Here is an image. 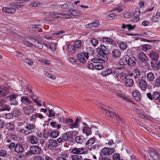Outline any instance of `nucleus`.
Masks as SVG:
<instances>
[{"mask_svg":"<svg viewBox=\"0 0 160 160\" xmlns=\"http://www.w3.org/2000/svg\"><path fill=\"white\" fill-rule=\"evenodd\" d=\"M97 52L98 53V56L102 61L105 62L108 60L107 55L108 53V49L104 45H101L100 47L97 49Z\"/></svg>","mask_w":160,"mask_h":160,"instance_id":"obj_1","label":"nucleus"},{"mask_svg":"<svg viewBox=\"0 0 160 160\" xmlns=\"http://www.w3.org/2000/svg\"><path fill=\"white\" fill-rule=\"evenodd\" d=\"M108 110H106L102 107L100 108V109L102 111L103 113L106 114L108 116L114 118L117 121L120 120L122 122H123L122 120L115 112L112 111V109L111 108L108 107Z\"/></svg>","mask_w":160,"mask_h":160,"instance_id":"obj_2","label":"nucleus"},{"mask_svg":"<svg viewBox=\"0 0 160 160\" xmlns=\"http://www.w3.org/2000/svg\"><path fill=\"white\" fill-rule=\"evenodd\" d=\"M41 149L38 146H32L30 147L29 150L26 152V155L30 156L33 155L39 154L41 152Z\"/></svg>","mask_w":160,"mask_h":160,"instance_id":"obj_3","label":"nucleus"},{"mask_svg":"<svg viewBox=\"0 0 160 160\" xmlns=\"http://www.w3.org/2000/svg\"><path fill=\"white\" fill-rule=\"evenodd\" d=\"M23 125H25L24 128L29 132V134L31 133L34 130L36 127L34 123H30L27 122H25L24 124H22L20 123L19 124V126Z\"/></svg>","mask_w":160,"mask_h":160,"instance_id":"obj_4","label":"nucleus"},{"mask_svg":"<svg viewBox=\"0 0 160 160\" xmlns=\"http://www.w3.org/2000/svg\"><path fill=\"white\" fill-rule=\"evenodd\" d=\"M114 149L113 148L105 147L101 151L100 155L106 156L110 155L114 152Z\"/></svg>","mask_w":160,"mask_h":160,"instance_id":"obj_5","label":"nucleus"},{"mask_svg":"<svg viewBox=\"0 0 160 160\" xmlns=\"http://www.w3.org/2000/svg\"><path fill=\"white\" fill-rule=\"evenodd\" d=\"M50 15L52 18H70L71 16L67 14H64L63 13L60 12H52L50 13Z\"/></svg>","mask_w":160,"mask_h":160,"instance_id":"obj_6","label":"nucleus"},{"mask_svg":"<svg viewBox=\"0 0 160 160\" xmlns=\"http://www.w3.org/2000/svg\"><path fill=\"white\" fill-rule=\"evenodd\" d=\"M11 109L10 106L6 104V101L3 99L0 100V112L9 111Z\"/></svg>","mask_w":160,"mask_h":160,"instance_id":"obj_7","label":"nucleus"},{"mask_svg":"<svg viewBox=\"0 0 160 160\" xmlns=\"http://www.w3.org/2000/svg\"><path fill=\"white\" fill-rule=\"evenodd\" d=\"M148 153L151 158L153 160H159L158 155V151L157 152L155 149L152 148H149Z\"/></svg>","mask_w":160,"mask_h":160,"instance_id":"obj_8","label":"nucleus"},{"mask_svg":"<svg viewBox=\"0 0 160 160\" xmlns=\"http://www.w3.org/2000/svg\"><path fill=\"white\" fill-rule=\"evenodd\" d=\"M25 42L24 44L28 47L36 46L35 43L37 40L30 37H27L25 39Z\"/></svg>","mask_w":160,"mask_h":160,"instance_id":"obj_9","label":"nucleus"},{"mask_svg":"<svg viewBox=\"0 0 160 160\" xmlns=\"http://www.w3.org/2000/svg\"><path fill=\"white\" fill-rule=\"evenodd\" d=\"M72 152L73 154L76 155H81L85 153V149L83 148H74L72 149Z\"/></svg>","mask_w":160,"mask_h":160,"instance_id":"obj_10","label":"nucleus"},{"mask_svg":"<svg viewBox=\"0 0 160 160\" xmlns=\"http://www.w3.org/2000/svg\"><path fill=\"white\" fill-rule=\"evenodd\" d=\"M78 58L80 62L82 63L86 62V59L88 58V56H87L84 52L81 53L78 55Z\"/></svg>","mask_w":160,"mask_h":160,"instance_id":"obj_11","label":"nucleus"},{"mask_svg":"<svg viewBox=\"0 0 160 160\" xmlns=\"http://www.w3.org/2000/svg\"><path fill=\"white\" fill-rule=\"evenodd\" d=\"M9 89L8 88L3 86L1 87L0 89V95L1 96H6L9 92Z\"/></svg>","mask_w":160,"mask_h":160,"instance_id":"obj_12","label":"nucleus"},{"mask_svg":"<svg viewBox=\"0 0 160 160\" xmlns=\"http://www.w3.org/2000/svg\"><path fill=\"white\" fill-rule=\"evenodd\" d=\"M75 141L78 144H83L86 142V139L85 137L82 136H78L76 137Z\"/></svg>","mask_w":160,"mask_h":160,"instance_id":"obj_13","label":"nucleus"},{"mask_svg":"<svg viewBox=\"0 0 160 160\" xmlns=\"http://www.w3.org/2000/svg\"><path fill=\"white\" fill-rule=\"evenodd\" d=\"M138 59L140 61L146 63L148 61V58L142 52H141L138 55Z\"/></svg>","mask_w":160,"mask_h":160,"instance_id":"obj_14","label":"nucleus"},{"mask_svg":"<svg viewBox=\"0 0 160 160\" xmlns=\"http://www.w3.org/2000/svg\"><path fill=\"white\" fill-rule=\"evenodd\" d=\"M111 55L113 58H118L120 57L121 52L119 50L115 49L112 51Z\"/></svg>","mask_w":160,"mask_h":160,"instance_id":"obj_15","label":"nucleus"},{"mask_svg":"<svg viewBox=\"0 0 160 160\" xmlns=\"http://www.w3.org/2000/svg\"><path fill=\"white\" fill-rule=\"evenodd\" d=\"M132 96L137 101H140L141 100L142 96L138 90H135L133 92Z\"/></svg>","mask_w":160,"mask_h":160,"instance_id":"obj_16","label":"nucleus"},{"mask_svg":"<svg viewBox=\"0 0 160 160\" xmlns=\"http://www.w3.org/2000/svg\"><path fill=\"white\" fill-rule=\"evenodd\" d=\"M48 146L50 149L52 148H56L57 147V142L56 141L52 139H50L48 141Z\"/></svg>","mask_w":160,"mask_h":160,"instance_id":"obj_17","label":"nucleus"},{"mask_svg":"<svg viewBox=\"0 0 160 160\" xmlns=\"http://www.w3.org/2000/svg\"><path fill=\"white\" fill-rule=\"evenodd\" d=\"M15 151L17 153H23L24 151V149L22 146L19 143H17L15 145Z\"/></svg>","mask_w":160,"mask_h":160,"instance_id":"obj_18","label":"nucleus"},{"mask_svg":"<svg viewBox=\"0 0 160 160\" xmlns=\"http://www.w3.org/2000/svg\"><path fill=\"white\" fill-rule=\"evenodd\" d=\"M99 25V22L98 20H95L93 22L87 24L86 27L87 28L97 27Z\"/></svg>","mask_w":160,"mask_h":160,"instance_id":"obj_19","label":"nucleus"},{"mask_svg":"<svg viewBox=\"0 0 160 160\" xmlns=\"http://www.w3.org/2000/svg\"><path fill=\"white\" fill-rule=\"evenodd\" d=\"M149 57L152 60L158 61V54L155 51L151 52L149 54Z\"/></svg>","mask_w":160,"mask_h":160,"instance_id":"obj_20","label":"nucleus"},{"mask_svg":"<svg viewBox=\"0 0 160 160\" xmlns=\"http://www.w3.org/2000/svg\"><path fill=\"white\" fill-rule=\"evenodd\" d=\"M128 65L131 67L134 66L136 64V60L135 57H132L130 58L129 56H128Z\"/></svg>","mask_w":160,"mask_h":160,"instance_id":"obj_21","label":"nucleus"},{"mask_svg":"<svg viewBox=\"0 0 160 160\" xmlns=\"http://www.w3.org/2000/svg\"><path fill=\"white\" fill-rule=\"evenodd\" d=\"M139 83L140 88L142 90H145L147 87V84L146 81L142 79H140L139 81Z\"/></svg>","mask_w":160,"mask_h":160,"instance_id":"obj_22","label":"nucleus"},{"mask_svg":"<svg viewBox=\"0 0 160 160\" xmlns=\"http://www.w3.org/2000/svg\"><path fill=\"white\" fill-rule=\"evenodd\" d=\"M128 56H124L123 58L120 59L118 62V64L120 65H124L127 64L128 60Z\"/></svg>","mask_w":160,"mask_h":160,"instance_id":"obj_23","label":"nucleus"},{"mask_svg":"<svg viewBox=\"0 0 160 160\" xmlns=\"http://www.w3.org/2000/svg\"><path fill=\"white\" fill-rule=\"evenodd\" d=\"M21 102L25 105L30 104L32 103L29 98L26 96H23L21 98Z\"/></svg>","mask_w":160,"mask_h":160,"instance_id":"obj_24","label":"nucleus"},{"mask_svg":"<svg viewBox=\"0 0 160 160\" xmlns=\"http://www.w3.org/2000/svg\"><path fill=\"white\" fill-rule=\"evenodd\" d=\"M38 141V138L34 135L30 136L29 137V142L32 144H37Z\"/></svg>","mask_w":160,"mask_h":160,"instance_id":"obj_25","label":"nucleus"},{"mask_svg":"<svg viewBox=\"0 0 160 160\" xmlns=\"http://www.w3.org/2000/svg\"><path fill=\"white\" fill-rule=\"evenodd\" d=\"M84 52L87 56H88V58L89 56H91L94 54V50L92 48L89 47L87 48Z\"/></svg>","mask_w":160,"mask_h":160,"instance_id":"obj_26","label":"nucleus"},{"mask_svg":"<svg viewBox=\"0 0 160 160\" xmlns=\"http://www.w3.org/2000/svg\"><path fill=\"white\" fill-rule=\"evenodd\" d=\"M82 132L87 136L91 135L92 134L91 128L86 126H83Z\"/></svg>","mask_w":160,"mask_h":160,"instance_id":"obj_27","label":"nucleus"},{"mask_svg":"<svg viewBox=\"0 0 160 160\" xmlns=\"http://www.w3.org/2000/svg\"><path fill=\"white\" fill-rule=\"evenodd\" d=\"M18 95L17 94H12L9 95V100L12 102V104L16 105L17 103V102L15 99L17 98Z\"/></svg>","mask_w":160,"mask_h":160,"instance_id":"obj_28","label":"nucleus"},{"mask_svg":"<svg viewBox=\"0 0 160 160\" xmlns=\"http://www.w3.org/2000/svg\"><path fill=\"white\" fill-rule=\"evenodd\" d=\"M130 75V76H131L133 75L134 76V78L135 79H136L137 78H138L140 77V73L138 69H136L134 70L133 72L131 73Z\"/></svg>","mask_w":160,"mask_h":160,"instance_id":"obj_29","label":"nucleus"},{"mask_svg":"<svg viewBox=\"0 0 160 160\" xmlns=\"http://www.w3.org/2000/svg\"><path fill=\"white\" fill-rule=\"evenodd\" d=\"M80 120L78 118H77L75 122L69 125V127L71 129L78 128L79 126Z\"/></svg>","mask_w":160,"mask_h":160,"instance_id":"obj_30","label":"nucleus"},{"mask_svg":"<svg viewBox=\"0 0 160 160\" xmlns=\"http://www.w3.org/2000/svg\"><path fill=\"white\" fill-rule=\"evenodd\" d=\"M152 97L153 98V100L158 101L160 102V93L158 91H155L153 92Z\"/></svg>","mask_w":160,"mask_h":160,"instance_id":"obj_31","label":"nucleus"},{"mask_svg":"<svg viewBox=\"0 0 160 160\" xmlns=\"http://www.w3.org/2000/svg\"><path fill=\"white\" fill-rule=\"evenodd\" d=\"M135 27V25H132L130 24H125L123 23L121 28L123 29H125L127 28L128 31H130L133 29Z\"/></svg>","mask_w":160,"mask_h":160,"instance_id":"obj_32","label":"nucleus"},{"mask_svg":"<svg viewBox=\"0 0 160 160\" xmlns=\"http://www.w3.org/2000/svg\"><path fill=\"white\" fill-rule=\"evenodd\" d=\"M72 137V134L69 132L65 133L63 134L62 136V139L64 141L68 140Z\"/></svg>","mask_w":160,"mask_h":160,"instance_id":"obj_33","label":"nucleus"},{"mask_svg":"<svg viewBox=\"0 0 160 160\" xmlns=\"http://www.w3.org/2000/svg\"><path fill=\"white\" fill-rule=\"evenodd\" d=\"M133 80L131 79H127L125 82V85L127 87H131L133 86Z\"/></svg>","mask_w":160,"mask_h":160,"instance_id":"obj_34","label":"nucleus"},{"mask_svg":"<svg viewBox=\"0 0 160 160\" xmlns=\"http://www.w3.org/2000/svg\"><path fill=\"white\" fill-rule=\"evenodd\" d=\"M95 138L94 137L89 138L86 142L85 145L88 147L91 146L95 142Z\"/></svg>","mask_w":160,"mask_h":160,"instance_id":"obj_35","label":"nucleus"},{"mask_svg":"<svg viewBox=\"0 0 160 160\" xmlns=\"http://www.w3.org/2000/svg\"><path fill=\"white\" fill-rule=\"evenodd\" d=\"M48 133L50 137L52 138H55L59 135L58 132L55 131H49Z\"/></svg>","mask_w":160,"mask_h":160,"instance_id":"obj_36","label":"nucleus"},{"mask_svg":"<svg viewBox=\"0 0 160 160\" xmlns=\"http://www.w3.org/2000/svg\"><path fill=\"white\" fill-rule=\"evenodd\" d=\"M2 10L5 12L13 13L15 12V10L13 8L4 7L2 8Z\"/></svg>","mask_w":160,"mask_h":160,"instance_id":"obj_37","label":"nucleus"},{"mask_svg":"<svg viewBox=\"0 0 160 160\" xmlns=\"http://www.w3.org/2000/svg\"><path fill=\"white\" fill-rule=\"evenodd\" d=\"M6 128L9 130L13 131L15 128V126L12 122L8 123L5 125Z\"/></svg>","mask_w":160,"mask_h":160,"instance_id":"obj_38","label":"nucleus"},{"mask_svg":"<svg viewBox=\"0 0 160 160\" xmlns=\"http://www.w3.org/2000/svg\"><path fill=\"white\" fill-rule=\"evenodd\" d=\"M34 109L33 107L31 106L27 107L25 109V112L26 114L31 113L33 112Z\"/></svg>","mask_w":160,"mask_h":160,"instance_id":"obj_39","label":"nucleus"},{"mask_svg":"<svg viewBox=\"0 0 160 160\" xmlns=\"http://www.w3.org/2000/svg\"><path fill=\"white\" fill-rule=\"evenodd\" d=\"M154 75L152 72H150L148 73L147 75V78L148 81H152L154 79Z\"/></svg>","mask_w":160,"mask_h":160,"instance_id":"obj_40","label":"nucleus"},{"mask_svg":"<svg viewBox=\"0 0 160 160\" xmlns=\"http://www.w3.org/2000/svg\"><path fill=\"white\" fill-rule=\"evenodd\" d=\"M112 70L110 68H106L102 72V74L103 76H107L112 73Z\"/></svg>","mask_w":160,"mask_h":160,"instance_id":"obj_41","label":"nucleus"},{"mask_svg":"<svg viewBox=\"0 0 160 160\" xmlns=\"http://www.w3.org/2000/svg\"><path fill=\"white\" fill-rule=\"evenodd\" d=\"M68 13L69 14L75 16L78 15L80 13V12L77 10L70 9L68 10Z\"/></svg>","mask_w":160,"mask_h":160,"instance_id":"obj_42","label":"nucleus"},{"mask_svg":"<svg viewBox=\"0 0 160 160\" xmlns=\"http://www.w3.org/2000/svg\"><path fill=\"white\" fill-rule=\"evenodd\" d=\"M82 43V42L80 40H78L76 41L73 45L74 47L76 48H81V44Z\"/></svg>","mask_w":160,"mask_h":160,"instance_id":"obj_43","label":"nucleus"},{"mask_svg":"<svg viewBox=\"0 0 160 160\" xmlns=\"http://www.w3.org/2000/svg\"><path fill=\"white\" fill-rule=\"evenodd\" d=\"M72 160H83V158L81 155H73L71 157Z\"/></svg>","mask_w":160,"mask_h":160,"instance_id":"obj_44","label":"nucleus"},{"mask_svg":"<svg viewBox=\"0 0 160 160\" xmlns=\"http://www.w3.org/2000/svg\"><path fill=\"white\" fill-rule=\"evenodd\" d=\"M44 73L46 76L50 79L52 80H55L56 79V77L55 76L53 75L52 74L46 71H44Z\"/></svg>","mask_w":160,"mask_h":160,"instance_id":"obj_45","label":"nucleus"},{"mask_svg":"<svg viewBox=\"0 0 160 160\" xmlns=\"http://www.w3.org/2000/svg\"><path fill=\"white\" fill-rule=\"evenodd\" d=\"M21 59L24 62H25L26 63L28 64L29 65H33V62L31 60L26 58L23 56H21Z\"/></svg>","mask_w":160,"mask_h":160,"instance_id":"obj_46","label":"nucleus"},{"mask_svg":"<svg viewBox=\"0 0 160 160\" xmlns=\"http://www.w3.org/2000/svg\"><path fill=\"white\" fill-rule=\"evenodd\" d=\"M68 51L71 52L72 54H74L76 52V48L74 47L73 46H72L71 45H68Z\"/></svg>","mask_w":160,"mask_h":160,"instance_id":"obj_47","label":"nucleus"},{"mask_svg":"<svg viewBox=\"0 0 160 160\" xmlns=\"http://www.w3.org/2000/svg\"><path fill=\"white\" fill-rule=\"evenodd\" d=\"M35 44L36 45V46H34V47L38 48L40 49H42V48L43 47V44L41 42H39L38 40H37Z\"/></svg>","mask_w":160,"mask_h":160,"instance_id":"obj_48","label":"nucleus"},{"mask_svg":"<svg viewBox=\"0 0 160 160\" xmlns=\"http://www.w3.org/2000/svg\"><path fill=\"white\" fill-rule=\"evenodd\" d=\"M119 45L120 49L122 50H125L127 47L126 43L123 42H121L120 43Z\"/></svg>","mask_w":160,"mask_h":160,"instance_id":"obj_49","label":"nucleus"},{"mask_svg":"<svg viewBox=\"0 0 160 160\" xmlns=\"http://www.w3.org/2000/svg\"><path fill=\"white\" fill-rule=\"evenodd\" d=\"M11 5L13 7L17 8H19L21 7L20 3L19 2H14L11 3Z\"/></svg>","mask_w":160,"mask_h":160,"instance_id":"obj_50","label":"nucleus"},{"mask_svg":"<svg viewBox=\"0 0 160 160\" xmlns=\"http://www.w3.org/2000/svg\"><path fill=\"white\" fill-rule=\"evenodd\" d=\"M151 46L148 44L143 45L142 48V50L144 51H146L147 50L150 49L151 48Z\"/></svg>","mask_w":160,"mask_h":160,"instance_id":"obj_51","label":"nucleus"},{"mask_svg":"<svg viewBox=\"0 0 160 160\" xmlns=\"http://www.w3.org/2000/svg\"><path fill=\"white\" fill-rule=\"evenodd\" d=\"M8 156L7 151L3 150H0V156L6 157Z\"/></svg>","mask_w":160,"mask_h":160,"instance_id":"obj_52","label":"nucleus"},{"mask_svg":"<svg viewBox=\"0 0 160 160\" xmlns=\"http://www.w3.org/2000/svg\"><path fill=\"white\" fill-rule=\"evenodd\" d=\"M4 118L7 119H10L13 117V115L11 113H8L3 115Z\"/></svg>","mask_w":160,"mask_h":160,"instance_id":"obj_53","label":"nucleus"},{"mask_svg":"<svg viewBox=\"0 0 160 160\" xmlns=\"http://www.w3.org/2000/svg\"><path fill=\"white\" fill-rule=\"evenodd\" d=\"M94 67H95V69L98 70H100L102 69L103 68V65L100 64L99 63L95 64V65Z\"/></svg>","mask_w":160,"mask_h":160,"instance_id":"obj_54","label":"nucleus"},{"mask_svg":"<svg viewBox=\"0 0 160 160\" xmlns=\"http://www.w3.org/2000/svg\"><path fill=\"white\" fill-rule=\"evenodd\" d=\"M40 25H30V28H32L33 31H37L40 28Z\"/></svg>","mask_w":160,"mask_h":160,"instance_id":"obj_55","label":"nucleus"},{"mask_svg":"<svg viewBox=\"0 0 160 160\" xmlns=\"http://www.w3.org/2000/svg\"><path fill=\"white\" fill-rule=\"evenodd\" d=\"M91 42L92 45L94 46H96L98 44V41L97 40L94 38L92 39Z\"/></svg>","mask_w":160,"mask_h":160,"instance_id":"obj_56","label":"nucleus"},{"mask_svg":"<svg viewBox=\"0 0 160 160\" xmlns=\"http://www.w3.org/2000/svg\"><path fill=\"white\" fill-rule=\"evenodd\" d=\"M160 86V76L156 80L155 82L154 87H158Z\"/></svg>","mask_w":160,"mask_h":160,"instance_id":"obj_57","label":"nucleus"},{"mask_svg":"<svg viewBox=\"0 0 160 160\" xmlns=\"http://www.w3.org/2000/svg\"><path fill=\"white\" fill-rule=\"evenodd\" d=\"M48 111H49V114L48 115V116L49 117H53L55 116V112L54 111V110L52 109H48Z\"/></svg>","mask_w":160,"mask_h":160,"instance_id":"obj_58","label":"nucleus"},{"mask_svg":"<svg viewBox=\"0 0 160 160\" xmlns=\"http://www.w3.org/2000/svg\"><path fill=\"white\" fill-rule=\"evenodd\" d=\"M99 160H112L109 157L106 156L100 155Z\"/></svg>","mask_w":160,"mask_h":160,"instance_id":"obj_59","label":"nucleus"},{"mask_svg":"<svg viewBox=\"0 0 160 160\" xmlns=\"http://www.w3.org/2000/svg\"><path fill=\"white\" fill-rule=\"evenodd\" d=\"M19 132L22 134H24L26 135H29V132L28 131L25 129H21L19 130Z\"/></svg>","mask_w":160,"mask_h":160,"instance_id":"obj_60","label":"nucleus"},{"mask_svg":"<svg viewBox=\"0 0 160 160\" xmlns=\"http://www.w3.org/2000/svg\"><path fill=\"white\" fill-rule=\"evenodd\" d=\"M113 160H120V156L118 153L114 154L113 156Z\"/></svg>","mask_w":160,"mask_h":160,"instance_id":"obj_61","label":"nucleus"},{"mask_svg":"<svg viewBox=\"0 0 160 160\" xmlns=\"http://www.w3.org/2000/svg\"><path fill=\"white\" fill-rule=\"evenodd\" d=\"M41 62L43 65H48L51 64V62L47 59L42 60L41 61Z\"/></svg>","mask_w":160,"mask_h":160,"instance_id":"obj_62","label":"nucleus"},{"mask_svg":"<svg viewBox=\"0 0 160 160\" xmlns=\"http://www.w3.org/2000/svg\"><path fill=\"white\" fill-rule=\"evenodd\" d=\"M107 42L111 44L114 45L116 44L114 41L109 38H108V40H107Z\"/></svg>","mask_w":160,"mask_h":160,"instance_id":"obj_63","label":"nucleus"},{"mask_svg":"<svg viewBox=\"0 0 160 160\" xmlns=\"http://www.w3.org/2000/svg\"><path fill=\"white\" fill-rule=\"evenodd\" d=\"M50 48L52 51H55L56 50V46L55 44L54 43H51L50 46Z\"/></svg>","mask_w":160,"mask_h":160,"instance_id":"obj_64","label":"nucleus"}]
</instances>
